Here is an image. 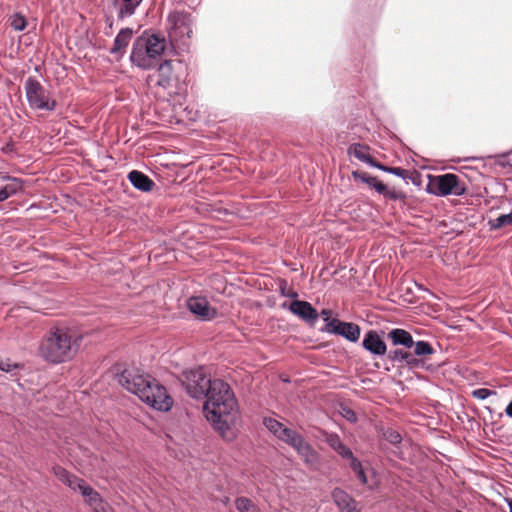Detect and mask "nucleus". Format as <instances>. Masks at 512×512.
<instances>
[{
	"label": "nucleus",
	"instance_id": "f257e3e1",
	"mask_svg": "<svg viewBox=\"0 0 512 512\" xmlns=\"http://www.w3.org/2000/svg\"><path fill=\"white\" fill-rule=\"evenodd\" d=\"M203 399L207 420L222 437H228L237 412V401L230 386L223 380L213 379Z\"/></svg>",
	"mask_w": 512,
	"mask_h": 512
},
{
	"label": "nucleus",
	"instance_id": "f03ea898",
	"mask_svg": "<svg viewBox=\"0 0 512 512\" xmlns=\"http://www.w3.org/2000/svg\"><path fill=\"white\" fill-rule=\"evenodd\" d=\"M118 381L150 407L159 411H169L172 408L173 400L166 388L152 376L140 374L135 368H128L119 374Z\"/></svg>",
	"mask_w": 512,
	"mask_h": 512
},
{
	"label": "nucleus",
	"instance_id": "7ed1b4c3",
	"mask_svg": "<svg viewBox=\"0 0 512 512\" xmlns=\"http://www.w3.org/2000/svg\"><path fill=\"white\" fill-rule=\"evenodd\" d=\"M168 47L166 38L157 33L143 32L133 42L130 62L141 70L156 68Z\"/></svg>",
	"mask_w": 512,
	"mask_h": 512
},
{
	"label": "nucleus",
	"instance_id": "20e7f679",
	"mask_svg": "<svg viewBox=\"0 0 512 512\" xmlns=\"http://www.w3.org/2000/svg\"><path fill=\"white\" fill-rule=\"evenodd\" d=\"M79 341H81V337H74L67 328H51L41 342L40 352L47 361L62 363L70 360L76 354Z\"/></svg>",
	"mask_w": 512,
	"mask_h": 512
},
{
	"label": "nucleus",
	"instance_id": "39448f33",
	"mask_svg": "<svg viewBox=\"0 0 512 512\" xmlns=\"http://www.w3.org/2000/svg\"><path fill=\"white\" fill-rule=\"evenodd\" d=\"M263 424L275 437L294 448L307 464L317 463V452L297 431L285 427L284 424L271 417L264 418Z\"/></svg>",
	"mask_w": 512,
	"mask_h": 512
},
{
	"label": "nucleus",
	"instance_id": "423d86ee",
	"mask_svg": "<svg viewBox=\"0 0 512 512\" xmlns=\"http://www.w3.org/2000/svg\"><path fill=\"white\" fill-rule=\"evenodd\" d=\"M167 23L170 42L182 46L187 45L193 33L191 15L182 11H174L169 14Z\"/></svg>",
	"mask_w": 512,
	"mask_h": 512
},
{
	"label": "nucleus",
	"instance_id": "0eeeda50",
	"mask_svg": "<svg viewBox=\"0 0 512 512\" xmlns=\"http://www.w3.org/2000/svg\"><path fill=\"white\" fill-rule=\"evenodd\" d=\"M182 385L187 394L194 399H203L207 390L210 389L212 379L208 377V373L203 366L185 370L181 377Z\"/></svg>",
	"mask_w": 512,
	"mask_h": 512
},
{
	"label": "nucleus",
	"instance_id": "6e6552de",
	"mask_svg": "<svg viewBox=\"0 0 512 512\" xmlns=\"http://www.w3.org/2000/svg\"><path fill=\"white\" fill-rule=\"evenodd\" d=\"M25 95L31 109L54 111L57 103L45 87L34 77H28L24 84Z\"/></svg>",
	"mask_w": 512,
	"mask_h": 512
},
{
	"label": "nucleus",
	"instance_id": "1a4fd4ad",
	"mask_svg": "<svg viewBox=\"0 0 512 512\" xmlns=\"http://www.w3.org/2000/svg\"><path fill=\"white\" fill-rule=\"evenodd\" d=\"M326 331L331 334L339 335L350 342H357L361 335V329L358 324L353 322L341 321L337 318L325 319Z\"/></svg>",
	"mask_w": 512,
	"mask_h": 512
},
{
	"label": "nucleus",
	"instance_id": "9d476101",
	"mask_svg": "<svg viewBox=\"0 0 512 512\" xmlns=\"http://www.w3.org/2000/svg\"><path fill=\"white\" fill-rule=\"evenodd\" d=\"M436 194L439 196L456 195L461 196L466 192L464 184L459 183V177L456 174L446 173L436 177Z\"/></svg>",
	"mask_w": 512,
	"mask_h": 512
},
{
	"label": "nucleus",
	"instance_id": "9b49d317",
	"mask_svg": "<svg viewBox=\"0 0 512 512\" xmlns=\"http://www.w3.org/2000/svg\"><path fill=\"white\" fill-rule=\"evenodd\" d=\"M156 71L147 77L149 86H157L167 89L172 83V62L170 60H162L156 66Z\"/></svg>",
	"mask_w": 512,
	"mask_h": 512
},
{
	"label": "nucleus",
	"instance_id": "f8f14e48",
	"mask_svg": "<svg viewBox=\"0 0 512 512\" xmlns=\"http://www.w3.org/2000/svg\"><path fill=\"white\" fill-rule=\"evenodd\" d=\"M189 311L202 321H211L217 316V310L211 307L208 300L202 296H192L187 300Z\"/></svg>",
	"mask_w": 512,
	"mask_h": 512
},
{
	"label": "nucleus",
	"instance_id": "ddd939ff",
	"mask_svg": "<svg viewBox=\"0 0 512 512\" xmlns=\"http://www.w3.org/2000/svg\"><path fill=\"white\" fill-rule=\"evenodd\" d=\"M362 347L369 352L373 358L383 357L387 353V345L377 331L369 330L362 340Z\"/></svg>",
	"mask_w": 512,
	"mask_h": 512
},
{
	"label": "nucleus",
	"instance_id": "4468645a",
	"mask_svg": "<svg viewBox=\"0 0 512 512\" xmlns=\"http://www.w3.org/2000/svg\"><path fill=\"white\" fill-rule=\"evenodd\" d=\"M288 309L291 313L310 324H314L319 317L317 310L307 301L294 300L289 304Z\"/></svg>",
	"mask_w": 512,
	"mask_h": 512
},
{
	"label": "nucleus",
	"instance_id": "2eb2a0df",
	"mask_svg": "<svg viewBox=\"0 0 512 512\" xmlns=\"http://www.w3.org/2000/svg\"><path fill=\"white\" fill-rule=\"evenodd\" d=\"M132 36L133 30L131 28H122L114 39L113 46L109 50L110 54L122 58Z\"/></svg>",
	"mask_w": 512,
	"mask_h": 512
},
{
	"label": "nucleus",
	"instance_id": "dca6fc26",
	"mask_svg": "<svg viewBox=\"0 0 512 512\" xmlns=\"http://www.w3.org/2000/svg\"><path fill=\"white\" fill-rule=\"evenodd\" d=\"M131 185L141 192H151L155 187V182L146 174L138 170H132L127 176Z\"/></svg>",
	"mask_w": 512,
	"mask_h": 512
},
{
	"label": "nucleus",
	"instance_id": "f3484780",
	"mask_svg": "<svg viewBox=\"0 0 512 512\" xmlns=\"http://www.w3.org/2000/svg\"><path fill=\"white\" fill-rule=\"evenodd\" d=\"M332 498L342 512H359L356 501L344 490L335 488L332 492Z\"/></svg>",
	"mask_w": 512,
	"mask_h": 512
},
{
	"label": "nucleus",
	"instance_id": "a211bd4d",
	"mask_svg": "<svg viewBox=\"0 0 512 512\" xmlns=\"http://www.w3.org/2000/svg\"><path fill=\"white\" fill-rule=\"evenodd\" d=\"M388 339L392 341L394 346H403L405 348H412L414 340L410 332L405 329L395 328L388 332Z\"/></svg>",
	"mask_w": 512,
	"mask_h": 512
},
{
	"label": "nucleus",
	"instance_id": "6ab92c4d",
	"mask_svg": "<svg viewBox=\"0 0 512 512\" xmlns=\"http://www.w3.org/2000/svg\"><path fill=\"white\" fill-rule=\"evenodd\" d=\"M143 0H114V4L117 9V18L124 20L135 14L137 8L140 6Z\"/></svg>",
	"mask_w": 512,
	"mask_h": 512
},
{
	"label": "nucleus",
	"instance_id": "aec40b11",
	"mask_svg": "<svg viewBox=\"0 0 512 512\" xmlns=\"http://www.w3.org/2000/svg\"><path fill=\"white\" fill-rule=\"evenodd\" d=\"M3 179L9 180V183L0 188V202L17 195L23 189V181L21 179L10 176H3Z\"/></svg>",
	"mask_w": 512,
	"mask_h": 512
},
{
	"label": "nucleus",
	"instance_id": "412c9836",
	"mask_svg": "<svg viewBox=\"0 0 512 512\" xmlns=\"http://www.w3.org/2000/svg\"><path fill=\"white\" fill-rule=\"evenodd\" d=\"M369 150L370 148L367 145L353 143L348 147L347 153L349 156L369 165L373 159L369 154Z\"/></svg>",
	"mask_w": 512,
	"mask_h": 512
},
{
	"label": "nucleus",
	"instance_id": "4be33fe9",
	"mask_svg": "<svg viewBox=\"0 0 512 512\" xmlns=\"http://www.w3.org/2000/svg\"><path fill=\"white\" fill-rule=\"evenodd\" d=\"M326 443L329 445L330 448L336 451L342 458L352 457L351 449L342 442L338 434H328L326 437Z\"/></svg>",
	"mask_w": 512,
	"mask_h": 512
},
{
	"label": "nucleus",
	"instance_id": "5701e85b",
	"mask_svg": "<svg viewBox=\"0 0 512 512\" xmlns=\"http://www.w3.org/2000/svg\"><path fill=\"white\" fill-rule=\"evenodd\" d=\"M414 348V355L416 356H426V355H432L435 353L434 348L432 345L424 340H419L414 342L413 345Z\"/></svg>",
	"mask_w": 512,
	"mask_h": 512
},
{
	"label": "nucleus",
	"instance_id": "b1692460",
	"mask_svg": "<svg viewBox=\"0 0 512 512\" xmlns=\"http://www.w3.org/2000/svg\"><path fill=\"white\" fill-rule=\"evenodd\" d=\"M235 506L239 512H258V507L247 497H238Z\"/></svg>",
	"mask_w": 512,
	"mask_h": 512
},
{
	"label": "nucleus",
	"instance_id": "393cba45",
	"mask_svg": "<svg viewBox=\"0 0 512 512\" xmlns=\"http://www.w3.org/2000/svg\"><path fill=\"white\" fill-rule=\"evenodd\" d=\"M490 228L497 230L506 225H512V212L508 214H502L496 219L489 221Z\"/></svg>",
	"mask_w": 512,
	"mask_h": 512
},
{
	"label": "nucleus",
	"instance_id": "a878e982",
	"mask_svg": "<svg viewBox=\"0 0 512 512\" xmlns=\"http://www.w3.org/2000/svg\"><path fill=\"white\" fill-rule=\"evenodd\" d=\"M410 352L401 348L390 350L387 354V358L394 363H404Z\"/></svg>",
	"mask_w": 512,
	"mask_h": 512
},
{
	"label": "nucleus",
	"instance_id": "bb28decb",
	"mask_svg": "<svg viewBox=\"0 0 512 512\" xmlns=\"http://www.w3.org/2000/svg\"><path fill=\"white\" fill-rule=\"evenodd\" d=\"M10 25L16 31H23L26 28L27 22L22 14L15 13L10 18Z\"/></svg>",
	"mask_w": 512,
	"mask_h": 512
},
{
	"label": "nucleus",
	"instance_id": "cd10ccee",
	"mask_svg": "<svg viewBox=\"0 0 512 512\" xmlns=\"http://www.w3.org/2000/svg\"><path fill=\"white\" fill-rule=\"evenodd\" d=\"M383 438L394 446L399 445L402 441V436L400 435V433L391 428L383 432Z\"/></svg>",
	"mask_w": 512,
	"mask_h": 512
},
{
	"label": "nucleus",
	"instance_id": "c85d7f7f",
	"mask_svg": "<svg viewBox=\"0 0 512 512\" xmlns=\"http://www.w3.org/2000/svg\"><path fill=\"white\" fill-rule=\"evenodd\" d=\"M352 176L355 179L361 180L363 183H366L367 185H369L372 188H373L375 182L377 181L376 177L371 176V175H369L368 173H365V172L353 171L352 172Z\"/></svg>",
	"mask_w": 512,
	"mask_h": 512
},
{
	"label": "nucleus",
	"instance_id": "c756f323",
	"mask_svg": "<svg viewBox=\"0 0 512 512\" xmlns=\"http://www.w3.org/2000/svg\"><path fill=\"white\" fill-rule=\"evenodd\" d=\"M496 391L487 388H478L471 392V395L478 400H485L491 395H495Z\"/></svg>",
	"mask_w": 512,
	"mask_h": 512
},
{
	"label": "nucleus",
	"instance_id": "7c9ffc66",
	"mask_svg": "<svg viewBox=\"0 0 512 512\" xmlns=\"http://www.w3.org/2000/svg\"><path fill=\"white\" fill-rule=\"evenodd\" d=\"M404 363L411 369L420 368L423 366V361L418 359L414 353H409Z\"/></svg>",
	"mask_w": 512,
	"mask_h": 512
},
{
	"label": "nucleus",
	"instance_id": "2f4dec72",
	"mask_svg": "<svg viewBox=\"0 0 512 512\" xmlns=\"http://www.w3.org/2000/svg\"><path fill=\"white\" fill-rule=\"evenodd\" d=\"M53 473L54 475L64 484L68 480L69 476L71 475L70 472H68L66 469H64L61 466H54L53 467Z\"/></svg>",
	"mask_w": 512,
	"mask_h": 512
},
{
	"label": "nucleus",
	"instance_id": "473e14b6",
	"mask_svg": "<svg viewBox=\"0 0 512 512\" xmlns=\"http://www.w3.org/2000/svg\"><path fill=\"white\" fill-rule=\"evenodd\" d=\"M84 483V480L81 478H78L77 476L71 474L66 481V485L72 489L73 491H78L79 487Z\"/></svg>",
	"mask_w": 512,
	"mask_h": 512
},
{
	"label": "nucleus",
	"instance_id": "72a5a7b5",
	"mask_svg": "<svg viewBox=\"0 0 512 512\" xmlns=\"http://www.w3.org/2000/svg\"><path fill=\"white\" fill-rule=\"evenodd\" d=\"M86 501L90 506L97 508L102 500L100 494L95 491L86 498Z\"/></svg>",
	"mask_w": 512,
	"mask_h": 512
},
{
	"label": "nucleus",
	"instance_id": "f704fd0d",
	"mask_svg": "<svg viewBox=\"0 0 512 512\" xmlns=\"http://www.w3.org/2000/svg\"><path fill=\"white\" fill-rule=\"evenodd\" d=\"M387 173L393 174L403 179L407 177V171L401 167H389V169H387Z\"/></svg>",
	"mask_w": 512,
	"mask_h": 512
},
{
	"label": "nucleus",
	"instance_id": "c9c22d12",
	"mask_svg": "<svg viewBox=\"0 0 512 512\" xmlns=\"http://www.w3.org/2000/svg\"><path fill=\"white\" fill-rule=\"evenodd\" d=\"M385 196L391 200H402L405 198V194L403 192L396 190H387Z\"/></svg>",
	"mask_w": 512,
	"mask_h": 512
},
{
	"label": "nucleus",
	"instance_id": "e433bc0d",
	"mask_svg": "<svg viewBox=\"0 0 512 512\" xmlns=\"http://www.w3.org/2000/svg\"><path fill=\"white\" fill-rule=\"evenodd\" d=\"M344 458L348 459L350 461V468L352 469V471L354 473L362 468L361 462L356 457H354L353 454H352V457H344Z\"/></svg>",
	"mask_w": 512,
	"mask_h": 512
},
{
	"label": "nucleus",
	"instance_id": "4c0bfd02",
	"mask_svg": "<svg viewBox=\"0 0 512 512\" xmlns=\"http://www.w3.org/2000/svg\"><path fill=\"white\" fill-rule=\"evenodd\" d=\"M85 498H87L90 494L94 493L95 490L84 481V483L79 487L78 490Z\"/></svg>",
	"mask_w": 512,
	"mask_h": 512
},
{
	"label": "nucleus",
	"instance_id": "58836bf2",
	"mask_svg": "<svg viewBox=\"0 0 512 512\" xmlns=\"http://www.w3.org/2000/svg\"><path fill=\"white\" fill-rule=\"evenodd\" d=\"M343 416L349 421V422H356L357 416L356 413L350 409V408H343Z\"/></svg>",
	"mask_w": 512,
	"mask_h": 512
},
{
	"label": "nucleus",
	"instance_id": "ea45409f",
	"mask_svg": "<svg viewBox=\"0 0 512 512\" xmlns=\"http://www.w3.org/2000/svg\"><path fill=\"white\" fill-rule=\"evenodd\" d=\"M373 188L376 190L377 193L379 194H382V195H386V192H387V187L385 184H383L381 181H379L377 179V181L375 182Z\"/></svg>",
	"mask_w": 512,
	"mask_h": 512
},
{
	"label": "nucleus",
	"instance_id": "a19ab883",
	"mask_svg": "<svg viewBox=\"0 0 512 512\" xmlns=\"http://www.w3.org/2000/svg\"><path fill=\"white\" fill-rule=\"evenodd\" d=\"M355 474L357 478L361 481V483L368 484V479L363 468L356 471Z\"/></svg>",
	"mask_w": 512,
	"mask_h": 512
},
{
	"label": "nucleus",
	"instance_id": "79ce46f5",
	"mask_svg": "<svg viewBox=\"0 0 512 512\" xmlns=\"http://www.w3.org/2000/svg\"><path fill=\"white\" fill-rule=\"evenodd\" d=\"M369 165L372 167H375L381 171H384V172H387V169H389L388 166H385V165L375 161L374 159L371 160V163H369Z\"/></svg>",
	"mask_w": 512,
	"mask_h": 512
},
{
	"label": "nucleus",
	"instance_id": "37998d69",
	"mask_svg": "<svg viewBox=\"0 0 512 512\" xmlns=\"http://www.w3.org/2000/svg\"><path fill=\"white\" fill-rule=\"evenodd\" d=\"M505 413L508 417L512 418V400L506 406Z\"/></svg>",
	"mask_w": 512,
	"mask_h": 512
},
{
	"label": "nucleus",
	"instance_id": "c03bdc74",
	"mask_svg": "<svg viewBox=\"0 0 512 512\" xmlns=\"http://www.w3.org/2000/svg\"><path fill=\"white\" fill-rule=\"evenodd\" d=\"M282 295L289 297V298H295L297 297V293L295 291L284 293V288H281Z\"/></svg>",
	"mask_w": 512,
	"mask_h": 512
},
{
	"label": "nucleus",
	"instance_id": "a18cd8bd",
	"mask_svg": "<svg viewBox=\"0 0 512 512\" xmlns=\"http://www.w3.org/2000/svg\"><path fill=\"white\" fill-rule=\"evenodd\" d=\"M330 313H331V312H330V310H327V309L322 310L321 314H322V315H324V316H326V317L324 318V320H325V319H327V318H328V319H331V318L329 317Z\"/></svg>",
	"mask_w": 512,
	"mask_h": 512
},
{
	"label": "nucleus",
	"instance_id": "49530a36",
	"mask_svg": "<svg viewBox=\"0 0 512 512\" xmlns=\"http://www.w3.org/2000/svg\"><path fill=\"white\" fill-rule=\"evenodd\" d=\"M506 503L509 507V512H512V499L511 498H506Z\"/></svg>",
	"mask_w": 512,
	"mask_h": 512
},
{
	"label": "nucleus",
	"instance_id": "de8ad7c7",
	"mask_svg": "<svg viewBox=\"0 0 512 512\" xmlns=\"http://www.w3.org/2000/svg\"><path fill=\"white\" fill-rule=\"evenodd\" d=\"M106 22L109 24V28H112L113 22L110 17H107Z\"/></svg>",
	"mask_w": 512,
	"mask_h": 512
},
{
	"label": "nucleus",
	"instance_id": "09e8293b",
	"mask_svg": "<svg viewBox=\"0 0 512 512\" xmlns=\"http://www.w3.org/2000/svg\"><path fill=\"white\" fill-rule=\"evenodd\" d=\"M0 369L3 371H10L9 366L8 367L0 366Z\"/></svg>",
	"mask_w": 512,
	"mask_h": 512
}]
</instances>
